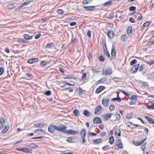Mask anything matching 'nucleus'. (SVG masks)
<instances>
[{"instance_id":"nucleus-1","label":"nucleus","mask_w":154,"mask_h":154,"mask_svg":"<svg viewBox=\"0 0 154 154\" xmlns=\"http://www.w3.org/2000/svg\"><path fill=\"white\" fill-rule=\"evenodd\" d=\"M120 118L121 116L119 113H117L115 114L113 113L111 121L113 122H118L120 120Z\"/></svg>"},{"instance_id":"nucleus-2","label":"nucleus","mask_w":154,"mask_h":154,"mask_svg":"<svg viewBox=\"0 0 154 154\" xmlns=\"http://www.w3.org/2000/svg\"><path fill=\"white\" fill-rule=\"evenodd\" d=\"M86 134V130L85 129H82L80 132V135L82 138V143L84 144L86 142L85 137Z\"/></svg>"},{"instance_id":"nucleus-3","label":"nucleus","mask_w":154,"mask_h":154,"mask_svg":"<svg viewBox=\"0 0 154 154\" xmlns=\"http://www.w3.org/2000/svg\"><path fill=\"white\" fill-rule=\"evenodd\" d=\"M55 125L52 124L50 125L48 127V132L52 134H53L54 130Z\"/></svg>"},{"instance_id":"nucleus-4","label":"nucleus","mask_w":154,"mask_h":154,"mask_svg":"<svg viewBox=\"0 0 154 154\" xmlns=\"http://www.w3.org/2000/svg\"><path fill=\"white\" fill-rule=\"evenodd\" d=\"M79 133V132L76 131H73L72 130L69 129L66 130L65 133L66 134H70L72 135L77 134Z\"/></svg>"},{"instance_id":"nucleus-5","label":"nucleus","mask_w":154,"mask_h":154,"mask_svg":"<svg viewBox=\"0 0 154 154\" xmlns=\"http://www.w3.org/2000/svg\"><path fill=\"white\" fill-rule=\"evenodd\" d=\"M102 107L101 105H99L97 106L94 110V114H100L101 113L100 112L101 110Z\"/></svg>"},{"instance_id":"nucleus-6","label":"nucleus","mask_w":154,"mask_h":154,"mask_svg":"<svg viewBox=\"0 0 154 154\" xmlns=\"http://www.w3.org/2000/svg\"><path fill=\"white\" fill-rule=\"evenodd\" d=\"M139 66V64L135 65L134 66L133 68L131 69V72L132 73H134L137 72V70H138Z\"/></svg>"},{"instance_id":"nucleus-7","label":"nucleus","mask_w":154,"mask_h":154,"mask_svg":"<svg viewBox=\"0 0 154 154\" xmlns=\"http://www.w3.org/2000/svg\"><path fill=\"white\" fill-rule=\"evenodd\" d=\"M116 52L115 47L114 45H112V49L111 50V56L113 59H115L116 58Z\"/></svg>"},{"instance_id":"nucleus-8","label":"nucleus","mask_w":154,"mask_h":154,"mask_svg":"<svg viewBox=\"0 0 154 154\" xmlns=\"http://www.w3.org/2000/svg\"><path fill=\"white\" fill-rule=\"evenodd\" d=\"M112 72V69L110 68L106 69V70H103L102 74L103 75H106L107 74L110 75Z\"/></svg>"},{"instance_id":"nucleus-9","label":"nucleus","mask_w":154,"mask_h":154,"mask_svg":"<svg viewBox=\"0 0 154 154\" xmlns=\"http://www.w3.org/2000/svg\"><path fill=\"white\" fill-rule=\"evenodd\" d=\"M103 46V50L105 54L108 57H110V56L109 54V53L107 50V48L106 46V44H104Z\"/></svg>"},{"instance_id":"nucleus-10","label":"nucleus","mask_w":154,"mask_h":154,"mask_svg":"<svg viewBox=\"0 0 154 154\" xmlns=\"http://www.w3.org/2000/svg\"><path fill=\"white\" fill-rule=\"evenodd\" d=\"M63 79H74L76 80H77L79 79L78 77H74L71 74H70L66 76V77L63 78Z\"/></svg>"},{"instance_id":"nucleus-11","label":"nucleus","mask_w":154,"mask_h":154,"mask_svg":"<svg viewBox=\"0 0 154 154\" xmlns=\"http://www.w3.org/2000/svg\"><path fill=\"white\" fill-rule=\"evenodd\" d=\"M93 122L94 124H100L101 123L102 119L99 117H96L94 118Z\"/></svg>"},{"instance_id":"nucleus-12","label":"nucleus","mask_w":154,"mask_h":154,"mask_svg":"<svg viewBox=\"0 0 154 154\" xmlns=\"http://www.w3.org/2000/svg\"><path fill=\"white\" fill-rule=\"evenodd\" d=\"M38 58H35L29 59L27 61V63L29 64H32L38 61Z\"/></svg>"},{"instance_id":"nucleus-13","label":"nucleus","mask_w":154,"mask_h":154,"mask_svg":"<svg viewBox=\"0 0 154 154\" xmlns=\"http://www.w3.org/2000/svg\"><path fill=\"white\" fill-rule=\"evenodd\" d=\"M105 88V87L103 86H100L95 91L96 94H98L100 92L104 90Z\"/></svg>"},{"instance_id":"nucleus-14","label":"nucleus","mask_w":154,"mask_h":154,"mask_svg":"<svg viewBox=\"0 0 154 154\" xmlns=\"http://www.w3.org/2000/svg\"><path fill=\"white\" fill-rule=\"evenodd\" d=\"M113 113H107L105 114L103 117V119L107 121L110 118L112 115Z\"/></svg>"},{"instance_id":"nucleus-15","label":"nucleus","mask_w":154,"mask_h":154,"mask_svg":"<svg viewBox=\"0 0 154 154\" xmlns=\"http://www.w3.org/2000/svg\"><path fill=\"white\" fill-rule=\"evenodd\" d=\"M21 151L23 152L32 153V149H29L27 148H22Z\"/></svg>"},{"instance_id":"nucleus-16","label":"nucleus","mask_w":154,"mask_h":154,"mask_svg":"<svg viewBox=\"0 0 154 154\" xmlns=\"http://www.w3.org/2000/svg\"><path fill=\"white\" fill-rule=\"evenodd\" d=\"M35 126L37 127L38 128H42L45 126H47V124L45 123H39V124H36L34 125Z\"/></svg>"},{"instance_id":"nucleus-17","label":"nucleus","mask_w":154,"mask_h":154,"mask_svg":"<svg viewBox=\"0 0 154 154\" xmlns=\"http://www.w3.org/2000/svg\"><path fill=\"white\" fill-rule=\"evenodd\" d=\"M109 98L107 99H103L102 100V103L104 106H106L109 102Z\"/></svg>"},{"instance_id":"nucleus-18","label":"nucleus","mask_w":154,"mask_h":154,"mask_svg":"<svg viewBox=\"0 0 154 154\" xmlns=\"http://www.w3.org/2000/svg\"><path fill=\"white\" fill-rule=\"evenodd\" d=\"M107 35L109 38H112L114 37V32L113 31L111 30L107 32Z\"/></svg>"},{"instance_id":"nucleus-19","label":"nucleus","mask_w":154,"mask_h":154,"mask_svg":"<svg viewBox=\"0 0 154 154\" xmlns=\"http://www.w3.org/2000/svg\"><path fill=\"white\" fill-rule=\"evenodd\" d=\"M102 141V140L100 138L97 139L96 140H92V142L93 144H97L101 143Z\"/></svg>"},{"instance_id":"nucleus-20","label":"nucleus","mask_w":154,"mask_h":154,"mask_svg":"<svg viewBox=\"0 0 154 154\" xmlns=\"http://www.w3.org/2000/svg\"><path fill=\"white\" fill-rule=\"evenodd\" d=\"M146 75L148 79L152 80L154 79V72L148 74Z\"/></svg>"},{"instance_id":"nucleus-21","label":"nucleus","mask_w":154,"mask_h":154,"mask_svg":"<svg viewBox=\"0 0 154 154\" xmlns=\"http://www.w3.org/2000/svg\"><path fill=\"white\" fill-rule=\"evenodd\" d=\"M145 118L147 120V121L150 123L152 124L154 123V120L151 118L149 116H146L145 117Z\"/></svg>"},{"instance_id":"nucleus-22","label":"nucleus","mask_w":154,"mask_h":154,"mask_svg":"<svg viewBox=\"0 0 154 154\" xmlns=\"http://www.w3.org/2000/svg\"><path fill=\"white\" fill-rule=\"evenodd\" d=\"M5 122V119L2 118H0V123L1 125H0V128L1 129L4 126V125Z\"/></svg>"},{"instance_id":"nucleus-23","label":"nucleus","mask_w":154,"mask_h":154,"mask_svg":"<svg viewBox=\"0 0 154 154\" xmlns=\"http://www.w3.org/2000/svg\"><path fill=\"white\" fill-rule=\"evenodd\" d=\"M128 34L129 36H131L132 32V27L131 26L128 27L127 30Z\"/></svg>"},{"instance_id":"nucleus-24","label":"nucleus","mask_w":154,"mask_h":154,"mask_svg":"<svg viewBox=\"0 0 154 154\" xmlns=\"http://www.w3.org/2000/svg\"><path fill=\"white\" fill-rule=\"evenodd\" d=\"M151 23V22L150 21H146V22H145V23H144L143 24L141 28L142 29H143L145 27L148 26L149 25H150V24Z\"/></svg>"},{"instance_id":"nucleus-25","label":"nucleus","mask_w":154,"mask_h":154,"mask_svg":"<svg viewBox=\"0 0 154 154\" xmlns=\"http://www.w3.org/2000/svg\"><path fill=\"white\" fill-rule=\"evenodd\" d=\"M77 41L78 39L76 38H72L71 42L72 46L74 45Z\"/></svg>"},{"instance_id":"nucleus-26","label":"nucleus","mask_w":154,"mask_h":154,"mask_svg":"<svg viewBox=\"0 0 154 154\" xmlns=\"http://www.w3.org/2000/svg\"><path fill=\"white\" fill-rule=\"evenodd\" d=\"M112 1L111 0H110L104 3L103 4V6L105 7H107L111 5L112 4Z\"/></svg>"},{"instance_id":"nucleus-27","label":"nucleus","mask_w":154,"mask_h":154,"mask_svg":"<svg viewBox=\"0 0 154 154\" xmlns=\"http://www.w3.org/2000/svg\"><path fill=\"white\" fill-rule=\"evenodd\" d=\"M9 126H6L2 130V134H5V133L8 130V129L9 128Z\"/></svg>"},{"instance_id":"nucleus-28","label":"nucleus","mask_w":154,"mask_h":154,"mask_svg":"<svg viewBox=\"0 0 154 154\" xmlns=\"http://www.w3.org/2000/svg\"><path fill=\"white\" fill-rule=\"evenodd\" d=\"M128 97L131 100H133L135 99H136L137 97V96L136 95H133V96L131 95L130 94H129V95L128 96Z\"/></svg>"},{"instance_id":"nucleus-29","label":"nucleus","mask_w":154,"mask_h":154,"mask_svg":"<svg viewBox=\"0 0 154 154\" xmlns=\"http://www.w3.org/2000/svg\"><path fill=\"white\" fill-rule=\"evenodd\" d=\"M95 9V6H87V11H93Z\"/></svg>"},{"instance_id":"nucleus-30","label":"nucleus","mask_w":154,"mask_h":154,"mask_svg":"<svg viewBox=\"0 0 154 154\" xmlns=\"http://www.w3.org/2000/svg\"><path fill=\"white\" fill-rule=\"evenodd\" d=\"M111 100L112 102L117 100L118 102H120L121 101V98L120 97H117L112 98Z\"/></svg>"},{"instance_id":"nucleus-31","label":"nucleus","mask_w":154,"mask_h":154,"mask_svg":"<svg viewBox=\"0 0 154 154\" xmlns=\"http://www.w3.org/2000/svg\"><path fill=\"white\" fill-rule=\"evenodd\" d=\"M73 113L75 116H78L79 115V111L77 109H75L73 112Z\"/></svg>"},{"instance_id":"nucleus-32","label":"nucleus","mask_w":154,"mask_h":154,"mask_svg":"<svg viewBox=\"0 0 154 154\" xmlns=\"http://www.w3.org/2000/svg\"><path fill=\"white\" fill-rule=\"evenodd\" d=\"M114 138L113 136H111L109 138V143L112 145L113 144L114 142Z\"/></svg>"},{"instance_id":"nucleus-33","label":"nucleus","mask_w":154,"mask_h":154,"mask_svg":"<svg viewBox=\"0 0 154 154\" xmlns=\"http://www.w3.org/2000/svg\"><path fill=\"white\" fill-rule=\"evenodd\" d=\"M62 83L64 84L65 85H69L71 86H74L75 85V83L74 82H73V84H70L67 82L64 81L62 82Z\"/></svg>"},{"instance_id":"nucleus-34","label":"nucleus","mask_w":154,"mask_h":154,"mask_svg":"<svg viewBox=\"0 0 154 154\" xmlns=\"http://www.w3.org/2000/svg\"><path fill=\"white\" fill-rule=\"evenodd\" d=\"M115 135H117L120 137L121 136V131L119 129H117L115 132Z\"/></svg>"},{"instance_id":"nucleus-35","label":"nucleus","mask_w":154,"mask_h":154,"mask_svg":"<svg viewBox=\"0 0 154 154\" xmlns=\"http://www.w3.org/2000/svg\"><path fill=\"white\" fill-rule=\"evenodd\" d=\"M88 138H89L90 136H95L97 135V134L94 132H88Z\"/></svg>"},{"instance_id":"nucleus-36","label":"nucleus","mask_w":154,"mask_h":154,"mask_svg":"<svg viewBox=\"0 0 154 154\" xmlns=\"http://www.w3.org/2000/svg\"><path fill=\"white\" fill-rule=\"evenodd\" d=\"M24 37L26 39L29 40L31 39L32 37V36L29 35H28L26 34L25 35Z\"/></svg>"},{"instance_id":"nucleus-37","label":"nucleus","mask_w":154,"mask_h":154,"mask_svg":"<svg viewBox=\"0 0 154 154\" xmlns=\"http://www.w3.org/2000/svg\"><path fill=\"white\" fill-rule=\"evenodd\" d=\"M107 79L106 78L103 77L99 80L97 82V83H99L100 82H106L107 81Z\"/></svg>"},{"instance_id":"nucleus-38","label":"nucleus","mask_w":154,"mask_h":154,"mask_svg":"<svg viewBox=\"0 0 154 154\" xmlns=\"http://www.w3.org/2000/svg\"><path fill=\"white\" fill-rule=\"evenodd\" d=\"M137 99V98H136V99H135L133 100H131L129 103V105H131L134 104L136 103Z\"/></svg>"},{"instance_id":"nucleus-39","label":"nucleus","mask_w":154,"mask_h":154,"mask_svg":"<svg viewBox=\"0 0 154 154\" xmlns=\"http://www.w3.org/2000/svg\"><path fill=\"white\" fill-rule=\"evenodd\" d=\"M15 7V6L13 4H10L7 6V8L8 9H12Z\"/></svg>"},{"instance_id":"nucleus-40","label":"nucleus","mask_w":154,"mask_h":154,"mask_svg":"<svg viewBox=\"0 0 154 154\" xmlns=\"http://www.w3.org/2000/svg\"><path fill=\"white\" fill-rule=\"evenodd\" d=\"M55 130L61 132H62V127H58L55 125Z\"/></svg>"},{"instance_id":"nucleus-41","label":"nucleus","mask_w":154,"mask_h":154,"mask_svg":"<svg viewBox=\"0 0 154 154\" xmlns=\"http://www.w3.org/2000/svg\"><path fill=\"white\" fill-rule=\"evenodd\" d=\"M17 42L20 43H26L27 42V41H26L24 39H18L17 40Z\"/></svg>"},{"instance_id":"nucleus-42","label":"nucleus","mask_w":154,"mask_h":154,"mask_svg":"<svg viewBox=\"0 0 154 154\" xmlns=\"http://www.w3.org/2000/svg\"><path fill=\"white\" fill-rule=\"evenodd\" d=\"M109 145H106L103 147L102 148V149L104 151L107 150L109 149Z\"/></svg>"},{"instance_id":"nucleus-43","label":"nucleus","mask_w":154,"mask_h":154,"mask_svg":"<svg viewBox=\"0 0 154 154\" xmlns=\"http://www.w3.org/2000/svg\"><path fill=\"white\" fill-rule=\"evenodd\" d=\"M116 146L118 147V148L117 149L116 148V147H115V149L116 150H118L119 148H120V149H121V148H122V144H120V143H119V144H117V143H116Z\"/></svg>"},{"instance_id":"nucleus-44","label":"nucleus","mask_w":154,"mask_h":154,"mask_svg":"<svg viewBox=\"0 0 154 154\" xmlns=\"http://www.w3.org/2000/svg\"><path fill=\"white\" fill-rule=\"evenodd\" d=\"M74 137H68L66 139V141L69 142H72L74 140Z\"/></svg>"},{"instance_id":"nucleus-45","label":"nucleus","mask_w":154,"mask_h":154,"mask_svg":"<svg viewBox=\"0 0 154 154\" xmlns=\"http://www.w3.org/2000/svg\"><path fill=\"white\" fill-rule=\"evenodd\" d=\"M147 109H154V103L150 106H147Z\"/></svg>"},{"instance_id":"nucleus-46","label":"nucleus","mask_w":154,"mask_h":154,"mask_svg":"<svg viewBox=\"0 0 154 154\" xmlns=\"http://www.w3.org/2000/svg\"><path fill=\"white\" fill-rule=\"evenodd\" d=\"M115 109V106L114 105L112 104L109 107V109L111 111H113Z\"/></svg>"},{"instance_id":"nucleus-47","label":"nucleus","mask_w":154,"mask_h":154,"mask_svg":"<svg viewBox=\"0 0 154 154\" xmlns=\"http://www.w3.org/2000/svg\"><path fill=\"white\" fill-rule=\"evenodd\" d=\"M145 65L144 64H142L139 67V70L140 72L142 71L144 69Z\"/></svg>"},{"instance_id":"nucleus-48","label":"nucleus","mask_w":154,"mask_h":154,"mask_svg":"<svg viewBox=\"0 0 154 154\" xmlns=\"http://www.w3.org/2000/svg\"><path fill=\"white\" fill-rule=\"evenodd\" d=\"M63 11L61 9H59L57 11V13L59 14H63Z\"/></svg>"},{"instance_id":"nucleus-49","label":"nucleus","mask_w":154,"mask_h":154,"mask_svg":"<svg viewBox=\"0 0 154 154\" xmlns=\"http://www.w3.org/2000/svg\"><path fill=\"white\" fill-rule=\"evenodd\" d=\"M136 9V7L134 6L130 7L129 8V11H134Z\"/></svg>"},{"instance_id":"nucleus-50","label":"nucleus","mask_w":154,"mask_h":154,"mask_svg":"<svg viewBox=\"0 0 154 154\" xmlns=\"http://www.w3.org/2000/svg\"><path fill=\"white\" fill-rule=\"evenodd\" d=\"M137 62V61L136 60L134 59L130 62V64L131 65H133L134 64L136 63Z\"/></svg>"},{"instance_id":"nucleus-51","label":"nucleus","mask_w":154,"mask_h":154,"mask_svg":"<svg viewBox=\"0 0 154 154\" xmlns=\"http://www.w3.org/2000/svg\"><path fill=\"white\" fill-rule=\"evenodd\" d=\"M132 113H128L126 115V117L128 119H130L132 117Z\"/></svg>"},{"instance_id":"nucleus-52","label":"nucleus","mask_w":154,"mask_h":154,"mask_svg":"<svg viewBox=\"0 0 154 154\" xmlns=\"http://www.w3.org/2000/svg\"><path fill=\"white\" fill-rule=\"evenodd\" d=\"M114 17V15L113 14H109V16L106 17V18L109 19H113Z\"/></svg>"},{"instance_id":"nucleus-53","label":"nucleus","mask_w":154,"mask_h":154,"mask_svg":"<svg viewBox=\"0 0 154 154\" xmlns=\"http://www.w3.org/2000/svg\"><path fill=\"white\" fill-rule=\"evenodd\" d=\"M29 146H31V147H35V146H36L37 147H38V145H37L35 144L34 143H32L29 146H28V145L26 146V147H29Z\"/></svg>"},{"instance_id":"nucleus-54","label":"nucleus","mask_w":154,"mask_h":154,"mask_svg":"<svg viewBox=\"0 0 154 154\" xmlns=\"http://www.w3.org/2000/svg\"><path fill=\"white\" fill-rule=\"evenodd\" d=\"M47 96H49L51 94V91L48 90L44 93Z\"/></svg>"},{"instance_id":"nucleus-55","label":"nucleus","mask_w":154,"mask_h":154,"mask_svg":"<svg viewBox=\"0 0 154 154\" xmlns=\"http://www.w3.org/2000/svg\"><path fill=\"white\" fill-rule=\"evenodd\" d=\"M59 70L60 71V73L61 74H64V69L62 67H59Z\"/></svg>"},{"instance_id":"nucleus-56","label":"nucleus","mask_w":154,"mask_h":154,"mask_svg":"<svg viewBox=\"0 0 154 154\" xmlns=\"http://www.w3.org/2000/svg\"><path fill=\"white\" fill-rule=\"evenodd\" d=\"M99 60L102 61V62H104L105 60V58H104V57L102 55H101L99 57Z\"/></svg>"},{"instance_id":"nucleus-57","label":"nucleus","mask_w":154,"mask_h":154,"mask_svg":"<svg viewBox=\"0 0 154 154\" xmlns=\"http://www.w3.org/2000/svg\"><path fill=\"white\" fill-rule=\"evenodd\" d=\"M62 127V132L65 133V130L67 128V127L66 126H63Z\"/></svg>"},{"instance_id":"nucleus-58","label":"nucleus","mask_w":154,"mask_h":154,"mask_svg":"<svg viewBox=\"0 0 154 154\" xmlns=\"http://www.w3.org/2000/svg\"><path fill=\"white\" fill-rule=\"evenodd\" d=\"M86 73H84L82 75V76L81 78V79L82 80H84L86 78Z\"/></svg>"},{"instance_id":"nucleus-59","label":"nucleus","mask_w":154,"mask_h":154,"mask_svg":"<svg viewBox=\"0 0 154 154\" xmlns=\"http://www.w3.org/2000/svg\"><path fill=\"white\" fill-rule=\"evenodd\" d=\"M87 36L90 38L91 36V31L90 30H88L87 32Z\"/></svg>"},{"instance_id":"nucleus-60","label":"nucleus","mask_w":154,"mask_h":154,"mask_svg":"<svg viewBox=\"0 0 154 154\" xmlns=\"http://www.w3.org/2000/svg\"><path fill=\"white\" fill-rule=\"evenodd\" d=\"M46 63V62L45 61H42L40 63V65L41 66H43L45 65Z\"/></svg>"},{"instance_id":"nucleus-61","label":"nucleus","mask_w":154,"mask_h":154,"mask_svg":"<svg viewBox=\"0 0 154 154\" xmlns=\"http://www.w3.org/2000/svg\"><path fill=\"white\" fill-rule=\"evenodd\" d=\"M4 72V70L2 67H0V75H2Z\"/></svg>"},{"instance_id":"nucleus-62","label":"nucleus","mask_w":154,"mask_h":154,"mask_svg":"<svg viewBox=\"0 0 154 154\" xmlns=\"http://www.w3.org/2000/svg\"><path fill=\"white\" fill-rule=\"evenodd\" d=\"M146 138L144 139L143 140H141L140 142H139L140 146L143 144L144 143L145 140H146Z\"/></svg>"},{"instance_id":"nucleus-63","label":"nucleus","mask_w":154,"mask_h":154,"mask_svg":"<svg viewBox=\"0 0 154 154\" xmlns=\"http://www.w3.org/2000/svg\"><path fill=\"white\" fill-rule=\"evenodd\" d=\"M129 21L132 23H135L136 21L132 17H130L129 19Z\"/></svg>"},{"instance_id":"nucleus-64","label":"nucleus","mask_w":154,"mask_h":154,"mask_svg":"<svg viewBox=\"0 0 154 154\" xmlns=\"http://www.w3.org/2000/svg\"><path fill=\"white\" fill-rule=\"evenodd\" d=\"M30 2L29 1H26V2H25L23 3H22L23 4V5L24 6L27 5L29 4Z\"/></svg>"}]
</instances>
